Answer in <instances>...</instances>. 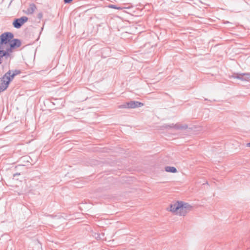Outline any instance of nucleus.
Masks as SVG:
<instances>
[{
  "mask_svg": "<svg viewBox=\"0 0 250 250\" xmlns=\"http://www.w3.org/2000/svg\"><path fill=\"white\" fill-rule=\"evenodd\" d=\"M192 206L187 203L181 201H177L170 204V211L175 214L185 216L188 212L191 210Z\"/></svg>",
  "mask_w": 250,
  "mask_h": 250,
  "instance_id": "f257e3e1",
  "label": "nucleus"
},
{
  "mask_svg": "<svg viewBox=\"0 0 250 250\" xmlns=\"http://www.w3.org/2000/svg\"><path fill=\"white\" fill-rule=\"evenodd\" d=\"M11 72L12 71L9 70L0 78V92L4 91L8 87L10 83V80L8 76Z\"/></svg>",
  "mask_w": 250,
  "mask_h": 250,
  "instance_id": "f03ea898",
  "label": "nucleus"
},
{
  "mask_svg": "<svg viewBox=\"0 0 250 250\" xmlns=\"http://www.w3.org/2000/svg\"><path fill=\"white\" fill-rule=\"evenodd\" d=\"M14 38L13 33L11 32H5L0 36V41L1 44H6L10 43L11 40Z\"/></svg>",
  "mask_w": 250,
  "mask_h": 250,
  "instance_id": "7ed1b4c3",
  "label": "nucleus"
},
{
  "mask_svg": "<svg viewBox=\"0 0 250 250\" xmlns=\"http://www.w3.org/2000/svg\"><path fill=\"white\" fill-rule=\"evenodd\" d=\"M28 18L26 16H22L20 18L15 19L13 22V25L15 28L19 29L28 21Z\"/></svg>",
  "mask_w": 250,
  "mask_h": 250,
  "instance_id": "20e7f679",
  "label": "nucleus"
},
{
  "mask_svg": "<svg viewBox=\"0 0 250 250\" xmlns=\"http://www.w3.org/2000/svg\"><path fill=\"white\" fill-rule=\"evenodd\" d=\"M165 127L166 128H173L176 130H184L188 128V125L187 124H181L180 123H177L176 124H171L168 125H166Z\"/></svg>",
  "mask_w": 250,
  "mask_h": 250,
  "instance_id": "39448f33",
  "label": "nucleus"
},
{
  "mask_svg": "<svg viewBox=\"0 0 250 250\" xmlns=\"http://www.w3.org/2000/svg\"><path fill=\"white\" fill-rule=\"evenodd\" d=\"M232 77L235 79L242 81H248L250 77V75L249 73H243L241 74H234Z\"/></svg>",
  "mask_w": 250,
  "mask_h": 250,
  "instance_id": "423d86ee",
  "label": "nucleus"
},
{
  "mask_svg": "<svg viewBox=\"0 0 250 250\" xmlns=\"http://www.w3.org/2000/svg\"><path fill=\"white\" fill-rule=\"evenodd\" d=\"M128 103L129 108H135L141 107L144 105V104L138 101H130Z\"/></svg>",
  "mask_w": 250,
  "mask_h": 250,
  "instance_id": "0eeeda50",
  "label": "nucleus"
},
{
  "mask_svg": "<svg viewBox=\"0 0 250 250\" xmlns=\"http://www.w3.org/2000/svg\"><path fill=\"white\" fill-rule=\"evenodd\" d=\"M10 46H11V48H15L20 47L21 45V42L20 40L17 39H15L10 41L9 43Z\"/></svg>",
  "mask_w": 250,
  "mask_h": 250,
  "instance_id": "6e6552de",
  "label": "nucleus"
},
{
  "mask_svg": "<svg viewBox=\"0 0 250 250\" xmlns=\"http://www.w3.org/2000/svg\"><path fill=\"white\" fill-rule=\"evenodd\" d=\"M37 9L36 6L34 3H31L29 5V7L27 9V13L28 14H32L34 13Z\"/></svg>",
  "mask_w": 250,
  "mask_h": 250,
  "instance_id": "1a4fd4ad",
  "label": "nucleus"
},
{
  "mask_svg": "<svg viewBox=\"0 0 250 250\" xmlns=\"http://www.w3.org/2000/svg\"><path fill=\"white\" fill-rule=\"evenodd\" d=\"M166 171L171 173H176L177 170L176 167H174L167 166L165 167Z\"/></svg>",
  "mask_w": 250,
  "mask_h": 250,
  "instance_id": "9d476101",
  "label": "nucleus"
},
{
  "mask_svg": "<svg viewBox=\"0 0 250 250\" xmlns=\"http://www.w3.org/2000/svg\"><path fill=\"white\" fill-rule=\"evenodd\" d=\"M0 55L2 58L5 57L6 58L10 56V54L9 52H7V51L4 50H0Z\"/></svg>",
  "mask_w": 250,
  "mask_h": 250,
  "instance_id": "9b49d317",
  "label": "nucleus"
},
{
  "mask_svg": "<svg viewBox=\"0 0 250 250\" xmlns=\"http://www.w3.org/2000/svg\"><path fill=\"white\" fill-rule=\"evenodd\" d=\"M108 7L110 8H113V9H118V10H122L124 8H125L124 7H118L116 5H113V4H109L108 6Z\"/></svg>",
  "mask_w": 250,
  "mask_h": 250,
  "instance_id": "f8f14e48",
  "label": "nucleus"
},
{
  "mask_svg": "<svg viewBox=\"0 0 250 250\" xmlns=\"http://www.w3.org/2000/svg\"><path fill=\"white\" fill-rule=\"evenodd\" d=\"M118 108H129L128 103H125L118 106Z\"/></svg>",
  "mask_w": 250,
  "mask_h": 250,
  "instance_id": "ddd939ff",
  "label": "nucleus"
},
{
  "mask_svg": "<svg viewBox=\"0 0 250 250\" xmlns=\"http://www.w3.org/2000/svg\"><path fill=\"white\" fill-rule=\"evenodd\" d=\"M10 70L12 71V73L14 74V75L15 76L18 75L20 74L21 73V71L20 70L15 69V70Z\"/></svg>",
  "mask_w": 250,
  "mask_h": 250,
  "instance_id": "4468645a",
  "label": "nucleus"
},
{
  "mask_svg": "<svg viewBox=\"0 0 250 250\" xmlns=\"http://www.w3.org/2000/svg\"><path fill=\"white\" fill-rule=\"evenodd\" d=\"M9 78H10V82L14 79V78L15 77V76L14 75V74H13V73H10L9 74V75L8 76Z\"/></svg>",
  "mask_w": 250,
  "mask_h": 250,
  "instance_id": "2eb2a0df",
  "label": "nucleus"
},
{
  "mask_svg": "<svg viewBox=\"0 0 250 250\" xmlns=\"http://www.w3.org/2000/svg\"><path fill=\"white\" fill-rule=\"evenodd\" d=\"M13 49H14V48H11V46H10L9 47L6 49L5 51H7V52H9L10 54V52H12V50Z\"/></svg>",
  "mask_w": 250,
  "mask_h": 250,
  "instance_id": "dca6fc26",
  "label": "nucleus"
},
{
  "mask_svg": "<svg viewBox=\"0 0 250 250\" xmlns=\"http://www.w3.org/2000/svg\"><path fill=\"white\" fill-rule=\"evenodd\" d=\"M37 17L39 19L41 20L42 18V12L38 13Z\"/></svg>",
  "mask_w": 250,
  "mask_h": 250,
  "instance_id": "f3484780",
  "label": "nucleus"
},
{
  "mask_svg": "<svg viewBox=\"0 0 250 250\" xmlns=\"http://www.w3.org/2000/svg\"><path fill=\"white\" fill-rule=\"evenodd\" d=\"M20 174V173H15V174H13V176H14V177H15L16 176H17V175H19Z\"/></svg>",
  "mask_w": 250,
  "mask_h": 250,
  "instance_id": "a211bd4d",
  "label": "nucleus"
},
{
  "mask_svg": "<svg viewBox=\"0 0 250 250\" xmlns=\"http://www.w3.org/2000/svg\"><path fill=\"white\" fill-rule=\"evenodd\" d=\"M246 146L248 147H250V142L247 144Z\"/></svg>",
  "mask_w": 250,
  "mask_h": 250,
  "instance_id": "6ab92c4d",
  "label": "nucleus"
},
{
  "mask_svg": "<svg viewBox=\"0 0 250 250\" xmlns=\"http://www.w3.org/2000/svg\"><path fill=\"white\" fill-rule=\"evenodd\" d=\"M42 30H43V27H42V28H41V31H42Z\"/></svg>",
  "mask_w": 250,
  "mask_h": 250,
  "instance_id": "aec40b11",
  "label": "nucleus"
}]
</instances>
